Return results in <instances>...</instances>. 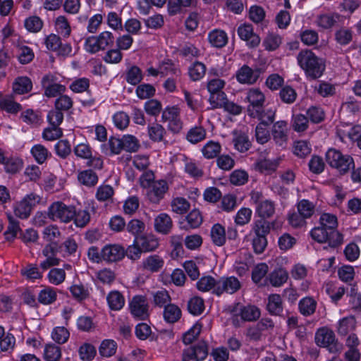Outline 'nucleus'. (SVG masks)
<instances>
[{
	"label": "nucleus",
	"instance_id": "obj_1",
	"mask_svg": "<svg viewBox=\"0 0 361 361\" xmlns=\"http://www.w3.org/2000/svg\"><path fill=\"white\" fill-rule=\"evenodd\" d=\"M297 61L306 76L312 80L320 78L325 70L322 59L309 49L301 50L297 56Z\"/></svg>",
	"mask_w": 361,
	"mask_h": 361
},
{
	"label": "nucleus",
	"instance_id": "obj_2",
	"mask_svg": "<svg viewBox=\"0 0 361 361\" xmlns=\"http://www.w3.org/2000/svg\"><path fill=\"white\" fill-rule=\"evenodd\" d=\"M326 160L331 167L336 169L341 174H345L355 167L354 160L351 156L343 154L335 149H329L327 151Z\"/></svg>",
	"mask_w": 361,
	"mask_h": 361
},
{
	"label": "nucleus",
	"instance_id": "obj_3",
	"mask_svg": "<svg viewBox=\"0 0 361 361\" xmlns=\"http://www.w3.org/2000/svg\"><path fill=\"white\" fill-rule=\"evenodd\" d=\"M75 216V207L66 205L62 202H55L48 209V217L53 221L59 220L68 223L73 220Z\"/></svg>",
	"mask_w": 361,
	"mask_h": 361
},
{
	"label": "nucleus",
	"instance_id": "obj_4",
	"mask_svg": "<svg viewBox=\"0 0 361 361\" xmlns=\"http://www.w3.org/2000/svg\"><path fill=\"white\" fill-rule=\"evenodd\" d=\"M315 342L317 345L326 348L331 353L341 352L343 348V345L336 339L334 331L327 328H321L317 331Z\"/></svg>",
	"mask_w": 361,
	"mask_h": 361
},
{
	"label": "nucleus",
	"instance_id": "obj_5",
	"mask_svg": "<svg viewBox=\"0 0 361 361\" xmlns=\"http://www.w3.org/2000/svg\"><path fill=\"white\" fill-rule=\"evenodd\" d=\"M320 224L326 228L331 234V243L333 245H341L343 243V235L337 230V218L335 215L324 213L320 217Z\"/></svg>",
	"mask_w": 361,
	"mask_h": 361
},
{
	"label": "nucleus",
	"instance_id": "obj_6",
	"mask_svg": "<svg viewBox=\"0 0 361 361\" xmlns=\"http://www.w3.org/2000/svg\"><path fill=\"white\" fill-rule=\"evenodd\" d=\"M39 196L30 193L27 195L15 207V214L20 219L30 216L32 209L40 202Z\"/></svg>",
	"mask_w": 361,
	"mask_h": 361
},
{
	"label": "nucleus",
	"instance_id": "obj_7",
	"mask_svg": "<svg viewBox=\"0 0 361 361\" xmlns=\"http://www.w3.org/2000/svg\"><path fill=\"white\" fill-rule=\"evenodd\" d=\"M246 99L250 104L247 106V114L252 118L258 116L259 109L263 107L265 102L264 94L259 89H250L247 94Z\"/></svg>",
	"mask_w": 361,
	"mask_h": 361
},
{
	"label": "nucleus",
	"instance_id": "obj_8",
	"mask_svg": "<svg viewBox=\"0 0 361 361\" xmlns=\"http://www.w3.org/2000/svg\"><path fill=\"white\" fill-rule=\"evenodd\" d=\"M208 355V346L204 341H200L183 351L182 361H201Z\"/></svg>",
	"mask_w": 361,
	"mask_h": 361
},
{
	"label": "nucleus",
	"instance_id": "obj_9",
	"mask_svg": "<svg viewBox=\"0 0 361 361\" xmlns=\"http://www.w3.org/2000/svg\"><path fill=\"white\" fill-rule=\"evenodd\" d=\"M130 310L137 319L145 320L149 317V305L145 296H134L130 302Z\"/></svg>",
	"mask_w": 361,
	"mask_h": 361
},
{
	"label": "nucleus",
	"instance_id": "obj_10",
	"mask_svg": "<svg viewBox=\"0 0 361 361\" xmlns=\"http://www.w3.org/2000/svg\"><path fill=\"white\" fill-rule=\"evenodd\" d=\"M168 189V184L165 180L154 181L148 188L147 191V199L154 204H158L164 198Z\"/></svg>",
	"mask_w": 361,
	"mask_h": 361
},
{
	"label": "nucleus",
	"instance_id": "obj_11",
	"mask_svg": "<svg viewBox=\"0 0 361 361\" xmlns=\"http://www.w3.org/2000/svg\"><path fill=\"white\" fill-rule=\"evenodd\" d=\"M240 288V283L238 279L234 276L221 278L217 281V286L214 290V293L220 295L224 292L234 293Z\"/></svg>",
	"mask_w": 361,
	"mask_h": 361
},
{
	"label": "nucleus",
	"instance_id": "obj_12",
	"mask_svg": "<svg viewBox=\"0 0 361 361\" xmlns=\"http://www.w3.org/2000/svg\"><path fill=\"white\" fill-rule=\"evenodd\" d=\"M238 34L242 40L247 42V45L251 48L257 47L260 43L259 37L253 31V27L250 24H243L238 27Z\"/></svg>",
	"mask_w": 361,
	"mask_h": 361
},
{
	"label": "nucleus",
	"instance_id": "obj_13",
	"mask_svg": "<svg viewBox=\"0 0 361 361\" xmlns=\"http://www.w3.org/2000/svg\"><path fill=\"white\" fill-rule=\"evenodd\" d=\"M125 255V248L118 244H109L103 247V257L106 262H116L121 260Z\"/></svg>",
	"mask_w": 361,
	"mask_h": 361
},
{
	"label": "nucleus",
	"instance_id": "obj_14",
	"mask_svg": "<svg viewBox=\"0 0 361 361\" xmlns=\"http://www.w3.org/2000/svg\"><path fill=\"white\" fill-rule=\"evenodd\" d=\"M288 123L284 121H279L274 123L271 135L275 142L279 146H283L288 141Z\"/></svg>",
	"mask_w": 361,
	"mask_h": 361
},
{
	"label": "nucleus",
	"instance_id": "obj_15",
	"mask_svg": "<svg viewBox=\"0 0 361 361\" xmlns=\"http://www.w3.org/2000/svg\"><path fill=\"white\" fill-rule=\"evenodd\" d=\"M259 71L243 65L236 73V79L241 84L252 85L259 77Z\"/></svg>",
	"mask_w": 361,
	"mask_h": 361
},
{
	"label": "nucleus",
	"instance_id": "obj_16",
	"mask_svg": "<svg viewBox=\"0 0 361 361\" xmlns=\"http://www.w3.org/2000/svg\"><path fill=\"white\" fill-rule=\"evenodd\" d=\"M42 84L45 89L44 94L48 97H56L58 94H61L66 90L64 85L54 82L52 75H44L42 80Z\"/></svg>",
	"mask_w": 361,
	"mask_h": 361
},
{
	"label": "nucleus",
	"instance_id": "obj_17",
	"mask_svg": "<svg viewBox=\"0 0 361 361\" xmlns=\"http://www.w3.org/2000/svg\"><path fill=\"white\" fill-rule=\"evenodd\" d=\"M56 243H51L45 246L42 253L47 259L40 264L41 268L46 270L52 266L59 264V259L55 257L56 255Z\"/></svg>",
	"mask_w": 361,
	"mask_h": 361
},
{
	"label": "nucleus",
	"instance_id": "obj_18",
	"mask_svg": "<svg viewBox=\"0 0 361 361\" xmlns=\"http://www.w3.org/2000/svg\"><path fill=\"white\" fill-rule=\"evenodd\" d=\"M267 311L272 315L283 317L282 298L279 294H271L268 297Z\"/></svg>",
	"mask_w": 361,
	"mask_h": 361
},
{
	"label": "nucleus",
	"instance_id": "obj_19",
	"mask_svg": "<svg viewBox=\"0 0 361 361\" xmlns=\"http://www.w3.org/2000/svg\"><path fill=\"white\" fill-rule=\"evenodd\" d=\"M164 264V259L157 255H152L142 261V267L150 272L159 271Z\"/></svg>",
	"mask_w": 361,
	"mask_h": 361
},
{
	"label": "nucleus",
	"instance_id": "obj_20",
	"mask_svg": "<svg viewBox=\"0 0 361 361\" xmlns=\"http://www.w3.org/2000/svg\"><path fill=\"white\" fill-rule=\"evenodd\" d=\"M135 243H138L142 252H151L159 246V242L153 235H141L135 238Z\"/></svg>",
	"mask_w": 361,
	"mask_h": 361
},
{
	"label": "nucleus",
	"instance_id": "obj_21",
	"mask_svg": "<svg viewBox=\"0 0 361 361\" xmlns=\"http://www.w3.org/2000/svg\"><path fill=\"white\" fill-rule=\"evenodd\" d=\"M173 226L171 217L166 214H160L154 220V227L157 231L168 234Z\"/></svg>",
	"mask_w": 361,
	"mask_h": 361
},
{
	"label": "nucleus",
	"instance_id": "obj_22",
	"mask_svg": "<svg viewBox=\"0 0 361 361\" xmlns=\"http://www.w3.org/2000/svg\"><path fill=\"white\" fill-rule=\"evenodd\" d=\"M239 310L241 319L245 322L256 321L261 315L260 310L255 305L240 306Z\"/></svg>",
	"mask_w": 361,
	"mask_h": 361
},
{
	"label": "nucleus",
	"instance_id": "obj_23",
	"mask_svg": "<svg viewBox=\"0 0 361 361\" xmlns=\"http://www.w3.org/2000/svg\"><path fill=\"white\" fill-rule=\"evenodd\" d=\"M94 39V42L92 44V53L104 49L107 46L113 43L112 34L108 31L102 32Z\"/></svg>",
	"mask_w": 361,
	"mask_h": 361
},
{
	"label": "nucleus",
	"instance_id": "obj_24",
	"mask_svg": "<svg viewBox=\"0 0 361 361\" xmlns=\"http://www.w3.org/2000/svg\"><path fill=\"white\" fill-rule=\"evenodd\" d=\"M32 88V81L26 76L18 77L13 83V90L15 94H26L31 91Z\"/></svg>",
	"mask_w": 361,
	"mask_h": 361
},
{
	"label": "nucleus",
	"instance_id": "obj_25",
	"mask_svg": "<svg viewBox=\"0 0 361 361\" xmlns=\"http://www.w3.org/2000/svg\"><path fill=\"white\" fill-rule=\"evenodd\" d=\"M311 236L312 238L319 242V243H324L327 242L330 247H336L338 245H333L331 243V234L329 233V231L323 227L322 226L315 227L311 231Z\"/></svg>",
	"mask_w": 361,
	"mask_h": 361
},
{
	"label": "nucleus",
	"instance_id": "obj_26",
	"mask_svg": "<svg viewBox=\"0 0 361 361\" xmlns=\"http://www.w3.org/2000/svg\"><path fill=\"white\" fill-rule=\"evenodd\" d=\"M202 223V216L198 209L192 210L185 216V223L181 222L185 229L198 228Z\"/></svg>",
	"mask_w": 361,
	"mask_h": 361
},
{
	"label": "nucleus",
	"instance_id": "obj_27",
	"mask_svg": "<svg viewBox=\"0 0 361 361\" xmlns=\"http://www.w3.org/2000/svg\"><path fill=\"white\" fill-rule=\"evenodd\" d=\"M356 326V320L353 316L346 317L339 320L337 327L338 334L345 336L353 331Z\"/></svg>",
	"mask_w": 361,
	"mask_h": 361
},
{
	"label": "nucleus",
	"instance_id": "obj_28",
	"mask_svg": "<svg viewBox=\"0 0 361 361\" xmlns=\"http://www.w3.org/2000/svg\"><path fill=\"white\" fill-rule=\"evenodd\" d=\"M106 300L110 309L115 311L121 310L125 304L124 297L118 290L110 292L106 297Z\"/></svg>",
	"mask_w": 361,
	"mask_h": 361
},
{
	"label": "nucleus",
	"instance_id": "obj_29",
	"mask_svg": "<svg viewBox=\"0 0 361 361\" xmlns=\"http://www.w3.org/2000/svg\"><path fill=\"white\" fill-rule=\"evenodd\" d=\"M274 212V203L270 200H263L256 207V212L262 219L271 217Z\"/></svg>",
	"mask_w": 361,
	"mask_h": 361
},
{
	"label": "nucleus",
	"instance_id": "obj_30",
	"mask_svg": "<svg viewBox=\"0 0 361 361\" xmlns=\"http://www.w3.org/2000/svg\"><path fill=\"white\" fill-rule=\"evenodd\" d=\"M208 39L209 42L216 47L221 48L224 47L228 41V37L225 32L222 30H214L209 34Z\"/></svg>",
	"mask_w": 361,
	"mask_h": 361
},
{
	"label": "nucleus",
	"instance_id": "obj_31",
	"mask_svg": "<svg viewBox=\"0 0 361 361\" xmlns=\"http://www.w3.org/2000/svg\"><path fill=\"white\" fill-rule=\"evenodd\" d=\"M181 317V310L176 305L169 304L164 307V317L169 323L177 322Z\"/></svg>",
	"mask_w": 361,
	"mask_h": 361
},
{
	"label": "nucleus",
	"instance_id": "obj_32",
	"mask_svg": "<svg viewBox=\"0 0 361 361\" xmlns=\"http://www.w3.org/2000/svg\"><path fill=\"white\" fill-rule=\"evenodd\" d=\"M211 237L213 243L217 246H222L226 243V232L221 224H214L211 230Z\"/></svg>",
	"mask_w": 361,
	"mask_h": 361
},
{
	"label": "nucleus",
	"instance_id": "obj_33",
	"mask_svg": "<svg viewBox=\"0 0 361 361\" xmlns=\"http://www.w3.org/2000/svg\"><path fill=\"white\" fill-rule=\"evenodd\" d=\"M317 307V302L310 297L302 299L299 302V310L304 316H310L314 314Z\"/></svg>",
	"mask_w": 361,
	"mask_h": 361
},
{
	"label": "nucleus",
	"instance_id": "obj_34",
	"mask_svg": "<svg viewBox=\"0 0 361 361\" xmlns=\"http://www.w3.org/2000/svg\"><path fill=\"white\" fill-rule=\"evenodd\" d=\"M1 109L6 111L7 113L16 114L21 109V105L15 102L13 95H6L4 97Z\"/></svg>",
	"mask_w": 361,
	"mask_h": 361
},
{
	"label": "nucleus",
	"instance_id": "obj_35",
	"mask_svg": "<svg viewBox=\"0 0 361 361\" xmlns=\"http://www.w3.org/2000/svg\"><path fill=\"white\" fill-rule=\"evenodd\" d=\"M61 357V350L59 346L51 343L47 344L44 350V359L46 361H59Z\"/></svg>",
	"mask_w": 361,
	"mask_h": 361
},
{
	"label": "nucleus",
	"instance_id": "obj_36",
	"mask_svg": "<svg viewBox=\"0 0 361 361\" xmlns=\"http://www.w3.org/2000/svg\"><path fill=\"white\" fill-rule=\"evenodd\" d=\"M339 18L338 14H322L318 17L317 24L324 29H329L338 22Z\"/></svg>",
	"mask_w": 361,
	"mask_h": 361
},
{
	"label": "nucleus",
	"instance_id": "obj_37",
	"mask_svg": "<svg viewBox=\"0 0 361 361\" xmlns=\"http://www.w3.org/2000/svg\"><path fill=\"white\" fill-rule=\"evenodd\" d=\"M78 245L75 240L73 238L66 239L61 245L57 244V253H61L63 256L70 255L75 253L77 250Z\"/></svg>",
	"mask_w": 361,
	"mask_h": 361
},
{
	"label": "nucleus",
	"instance_id": "obj_38",
	"mask_svg": "<svg viewBox=\"0 0 361 361\" xmlns=\"http://www.w3.org/2000/svg\"><path fill=\"white\" fill-rule=\"evenodd\" d=\"M126 81L132 85L139 84L142 80V74L141 69L137 66H133L126 71Z\"/></svg>",
	"mask_w": 361,
	"mask_h": 361
},
{
	"label": "nucleus",
	"instance_id": "obj_39",
	"mask_svg": "<svg viewBox=\"0 0 361 361\" xmlns=\"http://www.w3.org/2000/svg\"><path fill=\"white\" fill-rule=\"evenodd\" d=\"M18 59L21 64H27L31 62L35 56L32 49L27 46L18 45Z\"/></svg>",
	"mask_w": 361,
	"mask_h": 361
},
{
	"label": "nucleus",
	"instance_id": "obj_40",
	"mask_svg": "<svg viewBox=\"0 0 361 361\" xmlns=\"http://www.w3.org/2000/svg\"><path fill=\"white\" fill-rule=\"evenodd\" d=\"M288 275L283 269H279L272 271L269 275V281L272 286H280L286 282Z\"/></svg>",
	"mask_w": 361,
	"mask_h": 361
},
{
	"label": "nucleus",
	"instance_id": "obj_41",
	"mask_svg": "<svg viewBox=\"0 0 361 361\" xmlns=\"http://www.w3.org/2000/svg\"><path fill=\"white\" fill-rule=\"evenodd\" d=\"M221 147L219 142L210 141L202 149L204 157L207 159H213L219 155Z\"/></svg>",
	"mask_w": 361,
	"mask_h": 361
},
{
	"label": "nucleus",
	"instance_id": "obj_42",
	"mask_svg": "<svg viewBox=\"0 0 361 361\" xmlns=\"http://www.w3.org/2000/svg\"><path fill=\"white\" fill-rule=\"evenodd\" d=\"M166 133L164 128L159 124L154 123L148 126V134L149 138L154 142H161L164 140V135Z\"/></svg>",
	"mask_w": 361,
	"mask_h": 361
},
{
	"label": "nucleus",
	"instance_id": "obj_43",
	"mask_svg": "<svg viewBox=\"0 0 361 361\" xmlns=\"http://www.w3.org/2000/svg\"><path fill=\"white\" fill-rule=\"evenodd\" d=\"M335 39L341 45H347L353 39V31L346 27H341L335 32Z\"/></svg>",
	"mask_w": 361,
	"mask_h": 361
},
{
	"label": "nucleus",
	"instance_id": "obj_44",
	"mask_svg": "<svg viewBox=\"0 0 361 361\" xmlns=\"http://www.w3.org/2000/svg\"><path fill=\"white\" fill-rule=\"evenodd\" d=\"M258 116H256L255 118H257L260 123L259 124H262L264 126H269L273 123L275 118L276 111L271 109H259Z\"/></svg>",
	"mask_w": 361,
	"mask_h": 361
},
{
	"label": "nucleus",
	"instance_id": "obj_45",
	"mask_svg": "<svg viewBox=\"0 0 361 361\" xmlns=\"http://www.w3.org/2000/svg\"><path fill=\"white\" fill-rule=\"evenodd\" d=\"M3 164L6 172L9 173H16L23 167L22 160L17 157L6 158Z\"/></svg>",
	"mask_w": 361,
	"mask_h": 361
},
{
	"label": "nucleus",
	"instance_id": "obj_46",
	"mask_svg": "<svg viewBox=\"0 0 361 361\" xmlns=\"http://www.w3.org/2000/svg\"><path fill=\"white\" fill-rule=\"evenodd\" d=\"M217 286V281L212 276H203L197 283V288L199 290L206 292L213 289L215 290Z\"/></svg>",
	"mask_w": 361,
	"mask_h": 361
},
{
	"label": "nucleus",
	"instance_id": "obj_47",
	"mask_svg": "<svg viewBox=\"0 0 361 361\" xmlns=\"http://www.w3.org/2000/svg\"><path fill=\"white\" fill-rule=\"evenodd\" d=\"M233 142L234 143L235 148L240 152H247L251 146V142H250L248 137L244 133L237 135L235 137L233 138Z\"/></svg>",
	"mask_w": 361,
	"mask_h": 361
},
{
	"label": "nucleus",
	"instance_id": "obj_48",
	"mask_svg": "<svg viewBox=\"0 0 361 361\" xmlns=\"http://www.w3.org/2000/svg\"><path fill=\"white\" fill-rule=\"evenodd\" d=\"M153 301L156 306L166 307L171 302V297L167 290L163 289L152 293Z\"/></svg>",
	"mask_w": 361,
	"mask_h": 361
},
{
	"label": "nucleus",
	"instance_id": "obj_49",
	"mask_svg": "<svg viewBox=\"0 0 361 361\" xmlns=\"http://www.w3.org/2000/svg\"><path fill=\"white\" fill-rule=\"evenodd\" d=\"M298 213L305 219L312 216L314 212V205L307 200H302L298 203Z\"/></svg>",
	"mask_w": 361,
	"mask_h": 361
},
{
	"label": "nucleus",
	"instance_id": "obj_50",
	"mask_svg": "<svg viewBox=\"0 0 361 361\" xmlns=\"http://www.w3.org/2000/svg\"><path fill=\"white\" fill-rule=\"evenodd\" d=\"M205 73V65L199 61L195 62L189 68V75L194 81L200 80L204 75Z\"/></svg>",
	"mask_w": 361,
	"mask_h": 361
},
{
	"label": "nucleus",
	"instance_id": "obj_51",
	"mask_svg": "<svg viewBox=\"0 0 361 361\" xmlns=\"http://www.w3.org/2000/svg\"><path fill=\"white\" fill-rule=\"evenodd\" d=\"M117 344L113 340L104 341L99 347V353L103 357H111L116 353Z\"/></svg>",
	"mask_w": 361,
	"mask_h": 361
},
{
	"label": "nucleus",
	"instance_id": "obj_52",
	"mask_svg": "<svg viewBox=\"0 0 361 361\" xmlns=\"http://www.w3.org/2000/svg\"><path fill=\"white\" fill-rule=\"evenodd\" d=\"M188 309L194 315L200 314L204 309V300L197 296L191 298L188 302Z\"/></svg>",
	"mask_w": 361,
	"mask_h": 361
},
{
	"label": "nucleus",
	"instance_id": "obj_53",
	"mask_svg": "<svg viewBox=\"0 0 361 361\" xmlns=\"http://www.w3.org/2000/svg\"><path fill=\"white\" fill-rule=\"evenodd\" d=\"M307 118L314 123H319L324 121L325 114L321 107L312 106L307 111Z\"/></svg>",
	"mask_w": 361,
	"mask_h": 361
},
{
	"label": "nucleus",
	"instance_id": "obj_54",
	"mask_svg": "<svg viewBox=\"0 0 361 361\" xmlns=\"http://www.w3.org/2000/svg\"><path fill=\"white\" fill-rule=\"evenodd\" d=\"M171 208L173 212L182 214L190 209V203L183 197H176L171 202Z\"/></svg>",
	"mask_w": 361,
	"mask_h": 361
},
{
	"label": "nucleus",
	"instance_id": "obj_55",
	"mask_svg": "<svg viewBox=\"0 0 361 361\" xmlns=\"http://www.w3.org/2000/svg\"><path fill=\"white\" fill-rule=\"evenodd\" d=\"M253 231L255 235L266 237L270 231V223L264 219L257 220L255 223Z\"/></svg>",
	"mask_w": 361,
	"mask_h": 361
},
{
	"label": "nucleus",
	"instance_id": "obj_56",
	"mask_svg": "<svg viewBox=\"0 0 361 361\" xmlns=\"http://www.w3.org/2000/svg\"><path fill=\"white\" fill-rule=\"evenodd\" d=\"M122 141L123 149L127 152H134L140 147L139 142L135 136L130 135H124L122 137Z\"/></svg>",
	"mask_w": 361,
	"mask_h": 361
},
{
	"label": "nucleus",
	"instance_id": "obj_57",
	"mask_svg": "<svg viewBox=\"0 0 361 361\" xmlns=\"http://www.w3.org/2000/svg\"><path fill=\"white\" fill-rule=\"evenodd\" d=\"M293 128L297 132H303L308 127V118L303 114H297L293 116Z\"/></svg>",
	"mask_w": 361,
	"mask_h": 361
},
{
	"label": "nucleus",
	"instance_id": "obj_58",
	"mask_svg": "<svg viewBox=\"0 0 361 361\" xmlns=\"http://www.w3.org/2000/svg\"><path fill=\"white\" fill-rule=\"evenodd\" d=\"M206 135L204 129L202 127H195L189 130L187 139L191 143H197L204 140Z\"/></svg>",
	"mask_w": 361,
	"mask_h": 361
},
{
	"label": "nucleus",
	"instance_id": "obj_59",
	"mask_svg": "<svg viewBox=\"0 0 361 361\" xmlns=\"http://www.w3.org/2000/svg\"><path fill=\"white\" fill-rule=\"evenodd\" d=\"M280 99L286 104L293 103L297 97V94L293 88L290 86L283 87L279 92Z\"/></svg>",
	"mask_w": 361,
	"mask_h": 361
},
{
	"label": "nucleus",
	"instance_id": "obj_60",
	"mask_svg": "<svg viewBox=\"0 0 361 361\" xmlns=\"http://www.w3.org/2000/svg\"><path fill=\"white\" fill-rule=\"evenodd\" d=\"M145 228V224L139 219H132L126 225V230L132 233L135 237H139L138 235L142 233Z\"/></svg>",
	"mask_w": 361,
	"mask_h": 361
},
{
	"label": "nucleus",
	"instance_id": "obj_61",
	"mask_svg": "<svg viewBox=\"0 0 361 361\" xmlns=\"http://www.w3.org/2000/svg\"><path fill=\"white\" fill-rule=\"evenodd\" d=\"M202 329V326L197 323L190 329L183 334V342L189 345L192 343L200 335Z\"/></svg>",
	"mask_w": 361,
	"mask_h": 361
},
{
	"label": "nucleus",
	"instance_id": "obj_62",
	"mask_svg": "<svg viewBox=\"0 0 361 361\" xmlns=\"http://www.w3.org/2000/svg\"><path fill=\"white\" fill-rule=\"evenodd\" d=\"M227 100L226 94L222 91L211 94L209 99L212 109L222 108Z\"/></svg>",
	"mask_w": 361,
	"mask_h": 361
},
{
	"label": "nucleus",
	"instance_id": "obj_63",
	"mask_svg": "<svg viewBox=\"0 0 361 361\" xmlns=\"http://www.w3.org/2000/svg\"><path fill=\"white\" fill-rule=\"evenodd\" d=\"M31 153L39 164H43L47 159L48 150L42 145H36L32 147Z\"/></svg>",
	"mask_w": 361,
	"mask_h": 361
},
{
	"label": "nucleus",
	"instance_id": "obj_64",
	"mask_svg": "<svg viewBox=\"0 0 361 361\" xmlns=\"http://www.w3.org/2000/svg\"><path fill=\"white\" fill-rule=\"evenodd\" d=\"M56 292L49 288L41 290L38 296L39 302L44 305L51 304L56 300Z\"/></svg>",
	"mask_w": 361,
	"mask_h": 361
}]
</instances>
